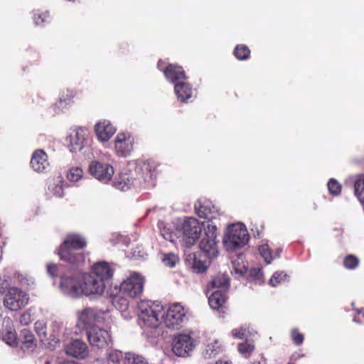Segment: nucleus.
Returning a JSON list of instances; mask_svg holds the SVG:
<instances>
[{
    "instance_id": "nucleus-40",
    "label": "nucleus",
    "mask_w": 364,
    "mask_h": 364,
    "mask_svg": "<svg viewBox=\"0 0 364 364\" xmlns=\"http://www.w3.org/2000/svg\"><path fill=\"white\" fill-rule=\"evenodd\" d=\"M254 350V343L247 339L245 342L240 343L237 346L238 352L246 358L250 356Z\"/></svg>"
},
{
    "instance_id": "nucleus-3",
    "label": "nucleus",
    "mask_w": 364,
    "mask_h": 364,
    "mask_svg": "<svg viewBox=\"0 0 364 364\" xmlns=\"http://www.w3.org/2000/svg\"><path fill=\"white\" fill-rule=\"evenodd\" d=\"M87 245V240L82 235L77 233L68 234L58 249V255L60 259L71 264H77L84 259L81 253L77 251Z\"/></svg>"
},
{
    "instance_id": "nucleus-34",
    "label": "nucleus",
    "mask_w": 364,
    "mask_h": 364,
    "mask_svg": "<svg viewBox=\"0 0 364 364\" xmlns=\"http://www.w3.org/2000/svg\"><path fill=\"white\" fill-rule=\"evenodd\" d=\"M258 251L266 263L270 264L274 258L280 256L282 249L277 248L276 252L273 253L268 244H262L259 246Z\"/></svg>"
},
{
    "instance_id": "nucleus-9",
    "label": "nucleus",
    "mask_w": 364,
    "mask_h": 364,
    "mask_svg": "<svg viewBox=\"0 0 364 364\" xmlns=\"http://www.w3.org/2000/svg\"><path fill=\"white\" fill-rule=\"evenodd\" d=\"M82 274V272H71L61 276L59 284L61 293L73 299L81 297Z\"/></svg>"
},
{
    "instance_id": "nucleus-5",
    "label": "nucleus",
    "mask_w": 364,
    "mask_h": 364,
    "mask_svg": "<svg viewBox=\"0 0 364 364\" xmlns=\"http://www.w3.org/2000/svg\"><path fill=\"white\" fill-rule=\"evenodd\" d=\"M249 239L250 236L246 226L242 223H236L227 227L223 242L228 250L233 251L246 245Z\"/></svg>"
},
{
    "instance_id": "nucleus-2",
    "label": "nucleus",
    "mask_w": 364,
    "mask_h": 364,
    "mask_svg": "<svg viewBox=\"0 0 364 364\" xmlns=\"http://www.w3.org/2000/svg\"><path fill=\"white\" fill-rule=\"evenodd\" d=\"M138 321L144 330L161 328L163 306L157 302L141 300L138 303Z\"/></svg>"
},
{
    "instance_id": "nucleus-52",
    "label": "nucleus",
    "mask_w": 364,
    "mask_h": 364,
    "mask_svg": "<svg viewBox=\"0 0 364 364\" xmlns=\"http://www.w3.org/2000/svg\"><path fill=\"white\" fill-rule=\"evenodd\" d=\"M291 336L293 342L297 345H301L304 341V335L298 331L297 329H292Z\"/></svg>"
},
{
    "instance_id": "nucleus-45",
    "label": "nucleus",
    "mask_w": 364,
    "mask_h": 364,
    "mask_svg": "<svg viewBox=\"0 0 364 364\" xmlns=\"http://www.w3.org/2000/svg\"><path fill=\"white\" fill-rule=\"evenodd\" d=\"M163 264L168 267H173L179 262L178 257L173 253L162 254L161 258Z\"/></svg>"
},
{
    "instance_id": "nucleus-16",
    "label": "nucleus",
    "mask_w": 364,
    "mask_h": 364,
    "mask_svg": "<svg viewBox=\"0 0 364 364\" xmlns=\"http://www.w3.org/2000/svg\"><path fill=\"white\" fill-rule=\"evenodd\" d=\"M67 141L71 152L81 151L89 146L90 132L86 127H78L72 132Z\"/></svg>"
},
{
    "instance_id": "nucleus-7",
    "label": "nucleus",
    "mask_w": 364,
    "mask_h": 364,
    "mask_svg": "<svg viewBox=\"0 0 364 364\" xmlns=\"http://www.w3.org/2000/svg\"><path fill=\"white\" fill-rule=\"evenodd\" d=\"M144 277L136 272H129L121 282L119 292L129 299H136L142 294Z\"/></svg>"
},
{
    "instance_id": "nucleus-6",
    "label": "nucleus",
    "mask_w": 364,
    "mask_h": 364,
    "mask_svg": "<svg viewBox=\"0 0 364 364\" xmlns=\"http://www.w3.org/2000/svg\"><path fill=\"white\" fill-rule=\"evenodd\" d=\"M180 232V241L185 242L187 247L193 245L200 237L205 226L196 218H186L183 220H177Z\"/></svg>"
},
{
    "instance_id": "nucleus-27",
    "label": "nucleus",
    "mask_w": 364,
    "mask_h": 364,
    "mask_svg": "<svg viewBox=\"0 0 364 364\" xmlns=\"http://www.w3.org/2000/svg\"><path fill=\"white\" fill-rule=\"evenodd\" d=\"M204 255L188 254L186 256V262L191 267L194 272L202 273L205 272L208 266V262L203 259Z\"/></svg>"
},
{
    "instance_id": "nucleus-8",
    "label": "nucleus",
    "mask_w": 364,
    "mask_h": 364,
    "mask_svg": "<svg viewBox=\"0 0 364 364\" xmlns=\"http://www.w3.org/2000/svg\"><path fill=\"white\" fill-rule=\"evenodd\" d=\"M198 343L199 341L193 331L178 333L173 340V353L178 357H188L198 345Z\"/></svg>"
},
{
    "instance_id": "nucleus-53",
    "label": "nucleus",
    "mask_w": 364,
    "mask_h": 364,
    "mask_svg": "<svg viewBox=\"0 0 364 364\" xmlns=\"http://www.w3.org/2000/svg\"><path fill=\"white\" fill-rule=\"evenodd\" d=\"M48 274L53 278L57 277L58 271V265L54 263H48L46 266Z\"/></svg>"
},
{
    "instance_id": "nucleus-36",
    "label": "nucleus",
    "mask_w": 364,
    "mask_h": 364,
    "mask_svg": "<svg viewBox=\"0 0 364 364\" xmlns=\"http://www.w3.org/2000/svg\"><path fill=\"white\" fill-rule=\"evenodd\" d=\"M354 178L355 195L361 203H364V174L358 175Z\"/></svg>"
},
{
    "instance_id": "nucleus-46",
    "label": "nucleus",
    "mask_w": 364,
    "mask_h": 364,
    "mask_svg": "<svg viewBox=\"0 0 364 364\" xmlns=\"http://www.w3.org/2000/svg\"><path fill=\"white\" fill-rule=\"evenodd\" d=\"M359 259L353 255H347L343 259V265L348 269H355L359 265Z\"/></svg>"
},
{
    "instance_id": "nucleus-11",
    "label": "nucleus",
    "mask_w": 364,
    "mask_h": 364,
    "mask_svg": "<svg viewBox=\"0 0 364 364\" xmlns=\"http://www.w3.org/2000/svg\"><path fill=\"white\" fill-rule=\"evenodd\" d=\"M205 236L200 242V248L203 255L209 259L216 257L218 255L216 242L218 223L212 222L204 228Z\"/></svg>"
},
{
    "instance_id": "nucleus-31",
    "label": "nucleus",
    "mask_w": 364,
    "mask_h": 364,
    "mask_svg": "<svg viewBox=\"0 0 364 364\" xmlns=\"http://www.w3.org/2000/svg\"><path fill=\"white\" fill-rule=\"evenodd\" d=\"M223 351V346L218 339L209 341L205 345L202 355L205 359L215 358Z\"/></svg>"
},
{
    "instance_id": "nucleus-55",
    "label": "nucleus",
    "mask_w": 364,
    "mask_h": 364,
    "mask_svg": "<svg viewBox=\"0 0 364 364\" xmlns=\"http://www.w3.org/2000/svg\"><path fill=\"white\" fill-rule=\"evenodd\" d=\"M250 276L255 278L257 280H260L263 277V273L259 268H253L250 270Z\"/></svg>"
},
{
    "instance_id": "nucleus-42",
    "label": "nucleus",
    "mask_w": 364,
    "mask_h": 364,
    "mask_svg": "<svg viewBox=\"0 0 364 364\" xmlns=\"http://www.w3.org/2000/svg\"><path fill=\"white\" fill-rule=\"evenodd\" d=\"M234 55L239 60H245L250 57V50L249 48L244 45H237L234 50Z\"/></svg>"
},
{
    "instance_id": "nucleus-30",
    "label": "nucleus",
    "mask_w": 364,
    "mask_h": 364,
    "mask_svg": "<svg viewBox=\"0 0 364 364\" xmlns=\"http://www.w3.org/2000/svg\"><path fill=\"white\" fill-rule=\"evenodd\" d=\"M208 303L211 309L218 310L224 306L227 301V294L223 290H210L208 291Z\"/></svg>"
},
{
    "instance_id": "nucleus-56",
    "label": "nucleus",
    "mask_w": 364,
    "mask_h": 364,
    "mask_svg": "<svg viewBox=\"0 0 364 364\" xmlns=\"http://www.w3.org/2000/svg\"><path fill=\"white\" fill-rule=\"evenodd\" d=\"M210 364H232V363H231V362H230L228 360H219L216 361L215 363H210Z\"/></svg>"
},
{
    "instance_id": "nucleus-17",
    "label": "nucleus",
    "mask_w": 364,
    "mask_h": 364,
    "mask_svg": "<svg viewBox=\"0 0 364 364\" xmlns=\"http://www.w3.org/2000/svg\"><path fill=\"white\" fill-rule=\"evenodd\" d=\"M196 213L202 218L208 220L207 224L215 222L221 213L216 206L211 201L205 199L198 200L194 205Z\"/></svg>"
},
{
    "instance_id": "nucleus-50",
    "label": "nucleus",
    "mask_w": 364,
    "mask_h": 364,
    "mask_svg": "<svg viewBox=\"0 0 364 364\" xmlns=\"http://www.w3.org/2000/svg\"><path fill=\"white\" fill-rule=\"evenodd\" d=\"M34 22L37 26H41L44 23L48 22L50 15L48 11H44L41 14H35L33 17Z\"/></svg>"
},
{
    "instance_id": "nucleus-15",
    "label": "nucleus",
    "mask_w": 364,
    "mask_h": 364,
    "mask_svg": "<svg viewBox=\"0 0 364 364\" xmlns=\"http://www.w3.org/2000/svg\"><path fill=\"white\" fill-rule=\"evenodd\" d=\"M114 151L119 157L129 156L134 150V136L128 131H121L117 134L114 141Z\"/></svg>"
},
{
    "instance_id": "nucleus-44",
    "label": "nucleus",
    "mask_w": 364,
    "mask_h": 364,
    "mask_svg": "<svg viewBox=\"0 0 364 364\" xmlns=\"http://www.w3.org/2000/svg\"><path fill=\"white\" fill-rule=\"evenodd\" d=\"M289 276L284 272H276L270 278L269 284L272 287H277L287 282Z\"/></svg>"
},
{
    "instance_id": "nucleus-21",
    "label": "nucleus",
    "mask_w": 364,
    "mask_h": 364,
    "mask_svg": "<svg viewBox=\"0 0 364 364\" xmlns=\"http://www.w3.org/2000/svg\"><path fill=\"white\" fill-rule=\"evenodd\" d=\"M158 68L163 71L166 78L174 84L180 82L182 80H186L185 72L182 67L176 65L170 64L168 66H165L164 62L159 60L157 63Z\"/></svg>"
},
{
    "instance_id": "nucleus-26",
    "label": "nucleus",
    "mask_w": 364,
    "mask_h": 364,
    "mask_svg": "<svg viewBox=\"0 0 364 364\" xmlns=\"http://www.w3.org/2000/svg\"><path fill=\"white\" fill-rule=\"evenodd\" d=\"M93 277L102 279L104 284L113 277L114 269L106 262H99L95 263L91 268L90 272Z\"/></svg>"
},
{
    "instance_id": "nucleus-22",
    "label": "nucleus",
    "mask_w": 364,
    "mask_h": 364,
    "mask_svg": "<svg viewBox=\"0 0 364 364\" xmlns=\"http://www.w3.org/2000/svg\"><path fill=\"white\" fill-rule=\"evenodd\" d=\"M0 338L8 346L16 347L18 346V338L13 321L9 317H5L2 321L0 330Z\"/></svg>"
},
{
    "instance_id": "nucleus-12",
    "label": "nucleus",
    "mask_w": 364,
    "mask_h": 364,
    "mask_svg": "<svg viewBox=\"0 0 364 364\" xmlns=\"http://www.w3.org/2000/svg\"><path fill=\"white\" fill-rule=\"evenodd\" d=\"M106 284L102 279L95 278L90 273L82 274V296L94 299L102 296L105 292Z\"/></svg>"
},
{
    "instance_id": "nucleus-29",
    "label": "nucleus",
    "mask_w": 364,
    "mask_h": 364,
    "mask_svg": "<svg viewBox=\"0 0 364 364\" xmlns=\"http://www.w3.org/2000/svg\"><path fill=\"white\" fill-rule=\"evenodd\" d=\"M77 92L73 90H67L63 92L58 101L54 105L53 109L56 114L63 112L68 107L73 103V99L75 97Z\"/></svg>"
},
{
    "instance_id": "nucleus-47",
    "label": "nucleus",
    "mask_w": 364,
    "mask_h": 364,
    "mask_svg": "<svg viewBox=\"0 0 364 364\" xmlns=\"http://www.w3.org/2000/svg\"><path fill=\"white\" fill-rule=\"evenodd\" d=\"M34 328L36 333L41 338H45L47 336V325L44 320H38L34 324Z\"/></svg>"
},
{
    "instance_id": "nucleus-57",
    "label": "nucleus",
    "mask_w": 364,
    "mask_h": 364,
    "mask_svg": "<svg viewBox=\"0 0 364 364\" xmlns=\"http://www.w3.org/2000/svg\"><path fill=\"white\" fill-rule=\"evenodd\" d=\"M251 364H260V363L257 362V361H255V362L252 363Z\"/></svg>"
},
{
    "instance_id": "nucleus-28",
    "label": "nucleus",
    "mask_w": 364,
    "mask_h": 364,
    "mask_svg": "<svg viewBox=\"0 0 364 364\" xmlns=\"http://www.w3.org/2000/svg\"><path fill=\"white\" fill-rule=\"evenodd\" d=\"M174 92L178 100L182 102H187L190 99L194 97L193 89L191 85L185 80L177 82L174 85Z\"/></svg>"
},
{
    "instance_id": "nucleus-25",
    "label": "nucleus",
    "mask_w": 364,
    "mask_h": 364,
    "mask_svg": "<svg viewBox=\"0 0 364 364\" xmlns=\"http://www.w3.org/2000/svg\"><path fill=\"white\" fill-rule=\"evenodd\" d=\"M31 168L37 173L46 171L49 166L48 155L43 149H36L33 151L30 161Z\"/></svg>"
},
{
    "instance_id": "nucleus-41",
    "label": "nucleus",
    "mask_w": 364,
    "mask_h": 364,
    "mask_svg": "<svg viewBox=\"0 0 364 364\" xmlns=\"http://www.w3.org/2000/svg\"><path fill=\"white\" fill-rule=\"evenodd\" d=\"M83 177V170L79 166L70 168L67 173V178L69 181L76 183Z\"/></svg>"
},
{
    "instance_id": "nucleus-59",
    "label": "nucleus",
    "mask_w": 364,
    "mask_h": 364,
    "mask_svg": "<svg viewBox=\"0 0 364 364\" xmlns=\"http://www.w3.org/2000/svg\"><path fill=\"white\" fill-rule=\"evenodd\" d=\"M363 317H364V312L363 313Z\"/></svg>"
},
{
    "instance_id": "nucleus-4",
    "label": "nucleus",
    "mask_w": 364,
    "mask_h": 364,
    "mask_svg": "<svg viewBox=\"0 0 364 364\" xmlns=\"http://www.w3.org/2000/svg\"><path fill=\"white\" fill-rule=\"evenodd\" d=\"M76 315L77 326L87 331L92 327L97 326L96 323H102L108 327L114 321L109 310L86 307L78 311Z\"/></svg>"
},
{
    "instance_id": "nucleus-20",
    "label": "nucleus",
    "mask_w": 364,
    "mask_h": 364,
    "mask_svg": "<svg viewBox=\"0 0 364 364\" xmlns=\"http://www.w3.org/2000/svg\"><path fill=\"white\" fill-rule=\"evenodd\" d=\"M93 130L97 141L104 144L114 135L117 127L109 119H102L95 123Z\"/></svg>"
},
{
    "instance_id": "nucleus-38",
    "label": "nucleus",
    "mask_w": 364,
    "mask_h": 364,
    "mask_svg": "<svg viewBox=\"0 0 364 364\" xmlns=\"http://www.w3.org/2000/svg\"><path fill=\"white\" fill-rule=\"evenodd\" d=\"M126 353L117 349H108L107 351V360L113 364H123Z\"/></svg>"
},
{
    "instance_id": "nucleus-32",
    "label": "nucleus",
    "mask_w": 364,
    "mask_h": 364,
    "mask_svg": "<svg viewBox=\"0 0 364 364\" xmlns=\"http://www.w3.org/2000/svg\"><path fill=\"white\" fill-rule=\"evenodd\" d=\"M229 284L228 277L224 274H218L208 284L207 291H210V290H223L226 292Z\"/></svg>"
},
{
    "instance_id": "nucleus-10",
    "label": "nucleus",
    "mask_w": 364,
    "mask_h": 364,
    "mask_svg": "<svg viewBox=\"0 0 364 364\" xmlns=\"http://www.w3.org/2000/svg\"><path fill=\"white\" fill-rule=\"evenodd\" d=\"M187 310L179 303L170 305L167 309L163 306L161 328L177 329L186 319Z\"/></svg>"
},
{
    "instance_id": "nucleus-18",
    "label": "nucleus",
    "mask_w": 364,
    "mask_h": 364,
    "mask_svg": "<svg viewBox=\"0 0 364 364\" xmlns=\"http://www.w3.org/2000/svg\"><path fill=\"white\" fill-rule=\"evenodd\" d=\"M87 340L92 346L103 348L111 341L112 338L107 329L99 326L92 327L87 331Z\"/></svg>"
},
{
    "instance_id": "nucleus-23",
    "label": "nucleus",
    "mask_w": 364,
    "mask_h": 364,
    "mask_svg": "<svg viewBox=\"0 0 364 364\" xmlns=\"http://www.w3.org/2000/svg\"><path fill=\"white\" fill-rule=\"evenodd\" d=\"M158 228L161 235L166 240L171 242H176L180 240V231L178 230V220L171 223H164L160 221L158 223Z\"/></svg>"
},
{
    "instance_id": "nucleus-24",
    "label": "nucleus",
    "mask_w": 364,
    "mask_h": 364,
    "mask_svg": "<svg viewBox=\"0 0 364 364\" xmlns=\"http://www.w3.org/2000/svg\"><path fill=\"white\" fill-rule=\"evenodd\" d=\"M109 296L112 297L113 306L121 313L122 316L125 320H131L134 317V311L129 307V299H130L122 296L121 294L114 296L110 293Z\"/></svg>"
},
{
    "instance_id": "nucleus-19",
    "label": "nucleus",
    "mask_w": 364,
    "mask_h": 364,
    "mask_svg": "<svg viewBox=\"0 0 364 364\" xmlns=\"http://www.w3.org/2000/svg\"><path fill=\"white\" fill-rule=\"evenodd\" d=\"M67 355L77 359H85L90 353L87 343L80 338H71L63 344Z\"/></svg>"
},
{
    "instance_id": "nucleus-1",
    "label": "nucleus",
    "mask_w": 364,
    "mask_h": 364,
    "mask_svg": "<svg viewBox=\"0 0 364 364\" xmlns=\"http://www.w3.org/2000/svg\"><path fill=\"white\" fill-rule=\"evenodd\" d=\"M159 164L154 160L138 163L134 168L124 171L112 181L115 188L126 191L131 188L149 189L155 186Z\"/></svg>"
},
{
    "instance_id": "nucleus-58",
    "label": "nucleus",
    "mask_w": 364,
    "mask_h": 364,
    "mask_svg": "<svg viewBox=\"0 0 364 364\" xmlns=\"http://www.w3.org/2000/svg\"><path fill=\"white\" fill-rule=\"evenodd\" d=\"M65 333L68 335L70 333V332H68V330H66V333Z\"/></svg>"
},
{
    "instance_id": "nucleus-14",
    "label": "nucleus",
    "mask_w": 364,
    "mask_h": 364,
    "mask_svg": "<svg viewBox=\"0 0 364 364\" xmlns=\"http://www.w3.org/2000/svg\"><path fill=\"white\" fill-rule=\"evenodd\" d=\"M87 171L95 179L104 184H108L114 173V170L112 165L98 160L90 161L88 165Z\"/></svg>"
},
{
    "instance_id": "nucleus-39",
    "label": "nucleus",
    "mask_w": 364,
    "mask_h": 364,
    "mask_svg": "<svg viewBox=\"0 0 364 364\" xmlns=\"http://www.w3.org/2000/svg\"><path fill=\"white\" fill-rule=\"evenodd\" d=\"M123 364H149L148 360L141 355L134 352H127Z\"/></svg>"
},
{
    "instance_id": "nucleus-48",
    "label": "nucleus",
    "mask_w": 364,
    "mask_h": 364,
    "mask_svg": "<svg viewBox=\"0 0 364 364\" xmlns=\"http://www.w3.org/2000/svg\"><path fill=\"white\" fill-rule=\"evenodd\" d=\"M328 189L331 194L338 196L341 191V184L334 178H331L328 182Z\"/></svg>"
},
{
    "instance_id": "nucleus-49",
    "label": "nucleus",
    "mask_w": 364,
    "mask_h": 364,
    "mask_svg": "<svg viewBox=\"0 0 364 364\" xmlns=\"http://www.w3.org/2000/svg\"><path fill=\"white\" fill-rule=\"evenodd\" d=\"M48 190L57 197H62L63 196V188L60 181H58L57 183L50 184Z\"/></svg>"
},
{
    "instance_id": "nucleus-13",
    "label": "nucleus",
    "mask_w": 364,
    "mask_h": 364,
    "mask_svg": "<svg viewBox=\"0 0 364 364\" xmlns=\"http://www.w3.org/2000/svg\"><path fill=\"white\" fill-rule=\"evenodd\" d=\"M29 296L21 289L12 287L6 292L4 298V306L10 311H18L28 303Z\"/></svg>"
},
{
    "instance_id": "nucleus-51",
    "label": "nucleus",
    "mask_w": 364,
    "mask_h": 364,
    "mask_svg": "<svg viewBox=\"0 0 364 364\" xmlns=\"http://www.w3.org/2000/svg\"><path fill=\"white\" fill-rule=\"evenodd\" d=\"M10 281L7 276L0 275V295L6 292L10 288Z\"/></svg>"
},
{
    "instance_id": "nucleus-43",
    "label": "nucleus",
    "mask_w": 364,
    "mask_h": 364,
    "mask_svg": "<svg viewBox=\"0 0 364 364\" xmlns=\"http://www.w3.org/2000/svg\"><path fill=\"white\" fill-rule=\"evenodd\" d=\"M251 334L252 332L250 331L249 328L244 326L233 328L230 332L232 337L235 339H242L244 338L247 339V337Z\"/></svg>"
},
{
    "instance_id": "nucleus-33",
    "label": "nucleus",
    "mask_w": 364,
    "mask_h": 364,
    "mask_svg": "<svg viewBox=\"0 0 364 364\" xmlns=\"http://www.w3.org/2000/svg\"><path fill=\"white\" fill-rule=\"evenodd\" d=\"M21 348L23 350L31 351L36 346V341L34 335L30 330L23 329L21 332Z\"/></svg>"
},
{
    "instance_id": "nucleus-37",
    "label": "nucleus",
    "mask_w": 364,
    "mask_h": 364,
    "mask_svg": "<svg viewBox=\"0 0 364 364\" xmlns=\"http://www.w3.org/2000/svg\"><path fill=\"white\" fill-rule=\"evenodd\" d=\"M39 309L31 307L25 311L20 316L19 321L23 326H28L36 318Z\"/></svg>"
},
{
    "instance_id": "nucleus-54",
    "label": "nucleus",
    "mask_w": 364,
    "mask_h": 364,
    "mask_svg": "<svg viewBox=\"0 0 364 364\" xmlns=\"http://www.w3.org/2000/svg\"><path fill=\"white\" fill-rule=\"evenodd\" d=\"M233 265H234L233 271L235 274L242 276V275L245 274L247 271V268L244 264L241 265V266L240 265L236 266L235 263L234 262Z\"/></svg>"
},
{
    "instance_id": "nucleus-35",
    "label": "nucleus",
    "mask_w": 364,
    "mask_h": 364,
    "mask_svg": "<svg viewBox=\"0 0 364 364\" xmlns=\"http://www.w3.org/2000/svg\"><path fill=\"white\" fill-rule=\"evenodd\" d=\"M14 277L18 284L22 287L28 289H32L35 287L36 283L34 278L27 274L17 272L15 274Z\"/></svg>"
}]
</instances>
